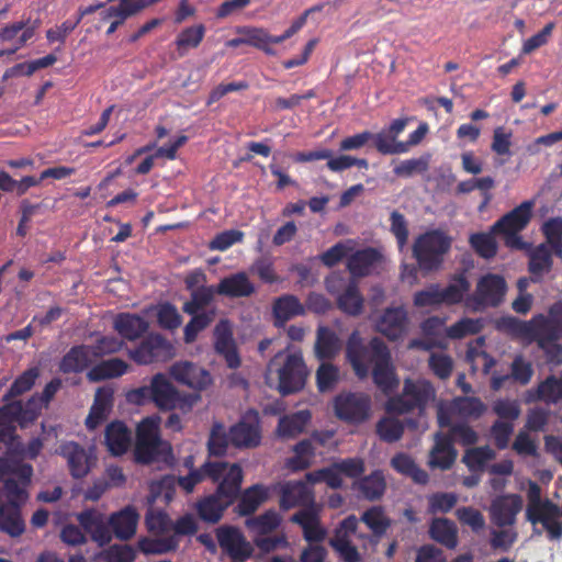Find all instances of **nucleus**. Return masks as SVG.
I'll list each match as a JSON object with an SVG mask.
<instances>
[{"mask_svg": "<svg viewBox=\"0 0 562 562\" xmlns=\"http://www.w3.org/2000/svg\"><path fill=\"white\" fill-rule=\"evenodd\" d=\"M362 472L363 464L357 459L346 460L329 468L311 472L306 474V483L289 482L282 485L280 505L284 509L305 505L313 499L310 485L325 483L331 488H337L342 485L346 479H353Z\"/></svg>", "mask_w": 562, "mask_h": 562, "instance_id": "f257e3e1", "label": "nucleus"}, {"mask_svg": "<svg viewBox=\"0 0 562 562\" xmlns=\"http://www.w3.org/2000/svg\"><path fill=\"white\" fill-rule=\"evenodd\" d=\"M435 400V392L430 384L424 380H406L401 396L391 397L385 403V416L376 424V432L384 441H396L404 430L403 422L397 415L407 413L414 407L423 411Z\"/></svg>", "mask_w": 562, "mask_h": 562, "instance_id": "f03ea898", "label": "nucleus"}, {"mask_svg": "<svg viewBox=\"0 0 562 562\" xmlns=\"http://www.w3.org/2000/svg\"><path fill=\"white\" fill-rule=\"evenodd\" d=\"M347 355L356 374L360 378L368 374L369 362L374 364L372 370L374 383L384 393L391 392L398 385V379L390 361V353L378 339L372 340L370 350H368L361 346L357 336H352Z\"/></svg>", "mask_w": 562, "mask_h": 562, "instance_id": "7ed1b4c3", "label": "nucleus"}, {"mask_svg": "<svg viewBox=\"0 0 562 562\" xmlns=\"http://www.w3.org/2000/svg\"><path fill=\"white\" fill-rule=\"evenodd\" d=\"M307 373L301 353L286 350L270 362L267 382L283 394L293 393L304 386Z\"/></svg>", "mask_w": 562, "mask_h": 562, "instance_id": "20e7f679", "label": "nucleus"}, {"mask_svg": "<svg viewBox=\"0 0 562 562\" xmlns=\"http://www.w3.org/2000/svg\"><path fill=\"white\" fill-rule=\"evenodd\" d=\"M160 418L149 416L140 420L136 427V445L134 456L137 462L170 463L173 460L169 442L159 435Z\"/></svg>", "mask_w": 562, "mask_h": 562, "instance_id": "39448f33", "label": "nucleus"}, {"mask_svg": "<svg viewBox=\"0 0 562 562\" xmlns=\"http://www.w3.org/2000/svg\"><path fill=\"white\" fill-rule=\"evenodd\" d=\"M451 244V237L441 229H428L418 234L414 238L412 248L419 269L424 271L439 269Z\"/></svg>", "mask_w": 562, "mask_h": 562, "instance_id": "423d86ee", "label": "nucleus"}, {"mask_svg": "<svg viewBox=\"0 0 562 562\" xmlns=\"http://www.w3.org/2000/svg\"><path fill=\"white\" fill-rule=\"evenodd\" d=\"M484 411V405L476 398H459L450 406H439L438 420L441 427L452 426V436L464 445L476 441V434L465 425L457 426V422L463 417H476Z\"/></svg>", "mask_w": 562, "mask_h": 562, "instance_id": "0eeeda50", "label": "nucleus"}, {"mask_svg": "<svg viewBox=\"0 0 562 562\" xmlns=\"http://www.w3.org/2000/svg\"><path fill=\"white\" fill-rule=\"evenodd\" d=\"M512 325L516 335L527 340L537 339L547 349V340L562 336V303L550 308L548 318L539 315L530 323L513 322Z\"/></svg>", "mask_w": 562, "mask_h": 562, "instance_id": "6e6552de", "label": "nucleus"}, {"mask_svg": "<svg viewBox=\"0 0 562 562\" xmlns=\"http://www.w3.org/2000/svg\"><path fill=\"white\" fill-rule=\"evenodd\" d=\"M532 206L531 202H522L493 225V231L498 232L503 236L506 246L516 249L525 247V243L518 233L529 223Z\"/></svg>", "mask_w": 562, "mask_h": 562, "instance_id": "1a4fd4ad", "label": "nucleus"}, {"mask_svg": "<svg viewBox=\"0 0 562 562\" xmlns=\"http://www.w3.org/2000/svg\"><path fill=\"white\" fill-rule=\"evenodd\" d=\"M204 472L217 484V496L225 498L226 504H232L243 481L240 467L224 462L205 463Z\"/></svg>", "mask_w": 562, "mask_h": 562, "instance_id": "9d476101", "label": "nucleus"}, {"mask_svg": "<svg viewBox=\"0 0 562 562\" xmlns=\"http://www.w3.org/2000/svg\"><path fill=\"white\" fill-rule=\"evenodd\" d=\"M32 468L27 464H16L8 459H0V480L4 482L8 497L12 504L26 501L25 486L32 476Z\"/></svg>", "mask_w": 562, "mask_h": 562, "instance_id": "9b49d317", "label": "nucleus"}, {"mask_svg": "<svg viewBox=\"0 0 562 562\" xmlns=\"http://www.w3.org/2000/svg\"><path fill=\"white\" fill-rule=\"evenodd\" d=\"M336 416L350 424H361L372 415L371 398L364 394L344 393L334 401Z\"/></svg>", "mask_w": 562, "mask_h": 562, "instance_id": "f8f14e48", "label": "nucleus"}, {"mask_svg": "<svg viewBox=\"0 0 562 562\" xmlns=\"http://www.w3.org/2000/svg\"><path fill=\"white\" fill-rule=\"evenodd\" d=\"M215 293L212 288L202 289L193 294L192 301L183 305L186 313L194 315L193 318L184 327V340L192 342L198 334L204 329L212 321L213 314H196L202 305L206 304Z\"/></svg>", "mask_w": 562, "mask_h": 562, "instance_id": "ddd939ff", "label": "nucleus"}, {"mask_svg": "<svg viewBox=\"0 0 562 562\" xmlns=\"http://www.w3.org/2000/svg\"><path fill=\"white\" fill-rule=\"evenodd\" d=\"M231 445L238 448H254L260 443L261 429L256 412H247L238 423L229 429Z\"/></svg>", "mask_w": 562, "mask_h": 562, "instance_id": "4468645a", "label": "nucleus"}, {"mask_svg": "<svg viewBox=\"0 0 562 562\" xmlns=\"http://www.w3.org/2000/svg\"><path fill=\"white\" fill-rule=\"evenodd\" d=\"M327 289L336 294L338 307L346 314L357 315L362 311L363 299L353 282L344 284L339 276H331L327 279Z\"/></svg>", "mask_w": 562, "mask_h": 562, "instance_id": "2eb2a0df", "label": "nucleus"}, {"mask_svg": "<svg viewBox=\"0 0 562 562\" xmlns=\"http://www.w3.org/2000/svg\"><path fill=\"white\" fill-rule=\"evenodd\" d=\"M169 373L175 381L195 391L205 390L212 384L210 372L189 361L172 364Z\"/></svg>", "mask_w": 562, "mask_h": 562, "instance_id": "dca6fc26", "label": "nucleus"}, {"mask_svg": "<svg viewBox=\"0 0 562 562\" xmlns=\"http://www.w3.org/2000/svg\"><path fill=\"white\" fill-rule=\"evenodd\" d=\"M173 355L172 345L158 335L150 336L138 348L130 351V357L139 364L166 361Z\"/></svg>", "mask_w": 562, "mask_h": 562, "instance_id": "f3484780", "label": "nucleus"}, {"mask_svg": "<svg viewBox=\"0 0 562 562\" xmlns=\"http://www.w3.org/2000/svg\"><path fill=\"white\" fill-rule=\"evenodd\" d=\"M61 456L67 460L75 477L86 476L97 463L94 448L83 449L75 442H68L60 448Z\"/></svg>", "mask_w": 562, "mask_h": 562, "instance_id": "a211bd4d", "label": "nucleus"}, {"mask_svg": "<svg viewBox=\"0 0 562 562\" xmlns=\"http://www.w3.org/2000/svg\"><path fill=\"white\" fill-rule=\"evenodd\" d=\"M31 407L35 406L34 402L30 403ZM36 416L34 408L22 412L20 403H11L0 409V445H8L12 440V434L15 424L24 425L26 422L32 420Z\"/></svg>", "mask_w": 562, "mask_h": 562, "instance_id": "6ab92c4d", "label": "nucleus"}, {"mask_svg": "<svg viewBox=\"0 0 562 562\" xmlns=\"http://www.w3.org/2000/svg\"><path fill=\"white\" fill-rule=\"evenodd\" d=\"M221 548L234 560L244 561L252 553V547L234 527H221L216 531Z\"/></svg>", "mask_w": 562, "mask_h": 562, "instance_id": "aec40b11", "label": "nucleus"}, {"mask_svg": "<svg viewBox=\"0 0 562 562\" xmlns=\"http://www.w3.org/2000/svg\"><path fill=\"white\" fill-rule=\"evenodd\" d=\"M483 327V323L481 319L476 318H463L458 323L453 324L449 328L443 329L442 323L437 319H429L424 324V331L427 335H431L432 333L439 335L441 331L449 338L461 339L469 335H474L479 333Z\"/></svg>", "mask_w": 562, "mask_h": 562, "instance_id": "412c9836", "label": "nucleus"}, {"mask_svg": "<svg viewBox=\"0 0 562 562\" xmlns=\"http://www.w3.org/2000/svg\"><path fill=\"white\" fill-rule=\"evenodd\" d=\"M506 284L503 278L488 274L480 280L476 288L474 310L485 305H496L504 297Z\"/></svg>", "mask_w": 562, "mask_h": 562, "instance_id": "4be33fe9", "label": "nucleus"}, {"mask_svg": "<svg viewBox=\"0 0 562 562\" xmlns=\"http://www.w3.org/2000/svg\"><path fill=\"white\" fill-rule=\"evenodd\" d=\"M214 347L217 353L224 357L229 368H237L240 358L237 353L231 325L226 321L220 322L214 329Z\"/></svg>", "mask_w": 562, "mask_h": 562, "instance_id": "5701e85b", "label": "nucleus"}, {"mask_svg": "<svg viewBox=\"0 0 562 562\" xmlns=\"http://www.w3.org/2000/svg\"><path fill=\"white\" fill-rule=\"evenodd\" d=\"M357 524L358 520L355 516L346 518L331 539L333 548L345 562H358L360 560L359 553L349 542V536L356 530Z\"/></svg>", "mask_w": 562, "mask_h": 562, "instance_id": "b1692460", "label": "nucleus"}, {"mask_svg": "<svg viewBox=\"0 0 562 562\" xmlns=\"http://www.w3.org/2000/svg\"><path fill=\"white\" fill-rule=\"evenodd\" d=\"M384 262V257L375 249L368 248L352 254L348 260V269L353 277L368 276Z\"/></svg>", "mask_w": 562, "mask_h": 562, "instance_id": "393cba45", "label": "nucleus"}, {"mask_svg": "<svg viewBox=\"0 0 562 562\" xmlns=\"http://www.w3.org/2000/svg\"><path fill=\"white\" fill-rule=\"evenodd\" d=\"M151 401L160 409H173L177 405L178 390L164 375L156 374L150 381Z\"/></svg>", "mask_w": 562, "mask_h": 562, "instance_id": "a878e982", "label": "nucleus"}, {"mask_svg": "<svg viewBox=\"0 0 562 562\" xmlns=\"http://www.w3.org/2000/svg\"><path fill=\"white\" fill-rule=\"evenodd\" d=\"M104 441L111 454L122 456L132 445V434L122 422H112L105 429Z\"/></svg>", "mask_w": 562, "mask_h": 562, "instance_id": "bb28decb", "label": "nucleus"}, {"mask_svg": "<svg viewBox=\"0 0 562 562\" xmlns=\"http://www.w3.org/2000/svg\"><path fill=\"white\" fill-rule=\"evenodd\" d=\"M376 328L389 339L395 340L406 331V314L402 308H390L376 319Z\"/></svg>", "mask_w": 562, "mask_h": 562, "instance_id": "cd10ccee", "label": "nucleus"}, {"mask_svg": "<svg viewBox=\"0 0 562 562\" xmlns=\"http://www.w3.org/2000/svg\"><path fill=\"white\" fill-rule=\"evenodd\" d=\"M522 508V499L517 495L502 497L492 506V517L498 525H512Z\"/></svg>", "mask_w": 562, "mask_h": 562, "instance_id": "c85d7f7f", "label": "nucleus"}, {"mask_svg": "<svg viewBox=\"0 0 562 562\" xmlns=\"http://www.w3.org/2000/svg\"><path fill=\"white\" fill-rule=\"evenodd\" d=\"M138 514L133 507H125L110 518V525L120 539H128L136 532Z\"/></svg>", "mask_w": 562, "mask_h": 562, "instance_id": "c756f323", "label": "nucleus"}, {"mask_svg": "<svg viewBox=\"0 0 562 562\" xmlns=\"http://www.w3.org/2000/svg\"><path fill=\"white\" fill-rule=\"evenodd\" d=\"M95 360L94 350L90 346L72 348L61 360L60 370L65 373L80 372Z\"/></svg>", "mask_w": 562, "mask_h": 562, "instance_id": "7c9ffc66", "label": "nucleus"}, {"mask_svg": "<svg viewBox=\"0 0 562 562\" xmlns=\"http://www.w3.org/2000/svg\"><path fill=\"white\" fill-rule=\"evenodd\" d=\"M130 369L128 363L119 358H112L92 367L87 378L91 382H99L108 379H116L125 374Z\"/></svg>", "mask_w": 562, "mask_h": 562, "instance_id": "2f4dec72", "label": "nucleus"}, {"mask_svg": "<svg viewBox=\"0 0 562 562\" xmlns=\"http://www.w3.org/2000/svg\"><path fill=\"white\" fill-rule=\"evenodd\" d=\"M216 292L232 297L248 296L255 292V286L245 273H236L223 279Z\"/></svg>", "mask_w": 562, "mask_h": 562, "instance_id": "473e14b6", "label": "nucleus"}, {"mask_svg": "<svg viewBox=\"0 0 562 562\" xmlns=\"http://www.w3.org/2000/svg\"><path fill=\"white\" fill-rule=\"evenodd\" d=\"M291 520L302 527L305 540L313 542L325 538V530L319 526L315 509L301 510Z\"/></svg>", "mask_w": 562, "mask_h": 562, "instance_id": "72a5a7b5", "label": "nucleus"}, {"mask_svg": "<svg viewBox=\"0 0 562 562\" xmlns=\"http://www.w3.org/2000/svg\"><path fill=\"white\" fill-rule=\"evenodd\" d=\"M456 458L457 452L452 448L450 440L437 436L435 446L430 452L429 465L445 470L452 465Z\"/></svg>", "mask_w": 562, "mask_h": 562, "instance_id": "f704fd0d", "label": "nucleus"}, {"mask_svg": "<svg viewBox=\"0 0 562 562\" xmlns=\"http://www.w3.org/2000/svg\"><path fill=\"white\" fill-rule=\"evenodd\" d=\"M145 525L148 532L154 537L168 536L172 530V521L162 509L150 506L145 516Z\"/></svg>", "mask_w": 562, "mask_h": 562, "instance_id": "c9c22d12", "label": "nucleus"}, {"mask_svg": "<svg viewBox=\"0 0 562 562\" xmlns=\"http://www.w3.org/2000/svg\"><path fill=\"white\" fill-rule=\"evenodd\" d=\"M147 327V323L136 315L122 314L114 321V328L116 331L130 340L136 339L146 331Z\"/></svg>", "mask_w": 562, "mask_h": 562, "instance_id": "e433bc0d", "label": "nucleus"}, {"mask_svg": "<svg viewBox=\"0 0 562 562\" xmlns=\"http://www.w3.org/2000/svg\"><path fill=\"white\" fill-rule=\"evenodd\" d=\"M268 499V490L261 485L247 488L240 497L237 506L239 515H249L258 509Z\"/></svg>", "mask_w": 562, "mask_h": 562, "instance_id": "4c0bfd02", "label": "nucleus"}, {"mask_svg": "<svg viewBox=\"0 0 562 562\" xmlns=\"http://www.w3.org/2000/svg\"><path fill=\"white\" fill-rule=\"evenodd\" d=\"M319 437H313L312 440L302 441L294 448V456L289 460V467L293 470H300L308 467L314 461L315 447L322 443Z\"/></svg>", "mask_w": 562, "mask_h": 562, "instance_id": "58836bf2", "label": "nucleus"}, {"mask_svg": "<svg viewBox=\"0 0 562 562\" xmlns=\"http://www.w3.org/2000/svg\"><path fill=\"white\" fill-rule=\"evenodd\" d=\"M430 536L434 540L450 549L456 548L458 544L457 528L451 521L445 518H438L432 521Z\"/></svg>", "mask_w": 562, "mask_h": 562, "instance_id": "ea45409f", "label": "nucleus"}, {"mask_svg": "<svg viewBox=\"0 0 562 562\" xmlns=\"http://www.w3.org/2000/svg\"><path fill=\"white\" fill-rule=\"evenodd\" d=\"M80 525L89 532L94 541L100 546L109 542L111 537L102 527L101 516L93 512H86L78 515Z\"/></svg>", "mask_w": 562, "mask_h": 562, "instance_id": "a19ab883", "label": "nucleus"}, {"mask_svg": "<svg viewBox=\"0 0 562 562\" xmlns=\"http://www.w3.org/2000/svg\"><path fill=\"white\" fill-rule=\"evenodd\" d=\"M310 418L311 415L306 411L281 418L278 427V436L286 439L299 435L303 431Z\"/></svg>", "mask_w": 562, "mask_h": 562, "instance_id": "79ce46f5", "label": "nucleus"}, {"mask_svg": "<svg viewBox=\"0 0 562 562\" xmlns=\"http://www.w3.org/2000/svg\"><path fill=\"white\" fill-rule=\"evenodd\" d=\"M178 541L175 536L144 537L138 541L139 550L145 554H164L177 548Z\"/></svg>", "mask_w": 562, "mask_h": 562, "instance_id": "37998d69", "label": "nucleus"}, {"mask_svg": "<svg viewBox=\"0 0 562 562\" xmlns=\"http://www.w3.org/2000/svg\"><path fill=\"white\" fill-rule=\"evenodd\" d=\"M495 234L493 227L490 232L475 233L470 236V244L473 249L484 258H492L496 255L497 243L495 240Z\"/></svg>", "mask_w": 562, "mask_h": 562, "instance_id": "c03bdc74", "label": "nucleus"}, {"mask_svg": "<svg viewBox=\"0 0 562 562\" xmlns=\"http://www.w3.org/2000/svg\"><path fill=\"white\" fill-rule=\"evenodd\" d=\"M25 526L19 510L11 507L0 508V530L7 532L11 537H18L24 532Z\"/></svg>", "mask_w": 562, "mask_h": 562, "instance_id": "a18cd8bd", "label": "nucleus"}, {"mask_svg": "<svg viewBox=\"0 0 562 562\" xmlns=\"http://www.w3.org/2000/svg\"><path fill=\"white\" fill-rule=\"evenodd\" d=\"M274 316L278 322L284 323L290 318L301 315L304 312L303 305L294 296H283L273 306Z\"/></svg>", "mask_w": 562, "mask_h": 562, "instance_id": "49530a36", "label": "nucleus"}, {"mask_svg": "<svg viewBox=\"0 0 562 562\" xmlns=\"http://www.w3.org/2000/svg\"><path fill=\"white\" fill-rule=\"evenodd\" d=\"M340 348L338 338L328 329L319 328L315 344V353L319 359L333 357Z\"/></svg>", "mask_w": 562, "mask_h": 562, "instance_id": "de8ad7c7", "label": "nucleus"}, {"mask_svg": "<svg viewBox=\"0 0 562 562\" xmlns=\"http://www.w3.org/2000/svg\"><path fill=\"white\" fill-rule=\"evenodd\" d=\"M229 505L231 504L225 503V498H220L216 494L201 502L198 506V510L202 519L215 522L222 517L223 512Z\"/></svg>", "mask_w": 562, "mask_h": 562, "instance_id": "09e8293b", "label": "nucleus"}, {"mask_svg": "<svg viewBox=\"0 0 562 562\" xmlns=\"http://www.w3.org/2000/svg\"><path fill=\"white\" fill-rule=\"evenodd\" d=\"M280 521L281 518L276 512H267L257 518L248 519L246 525L256 536H261L274 530Z\"/></svg>", "mask_w": 562, "mask_h": 562, "instance_id": "8fccbe9b", "label": "nucleus"}, {"mask_svg": "<svg viewBox=\"0 0 562 562\" xmlns=\"http://www.w3.org/2000/svg\"><path fill=\"white\" fill-rule=\"evenodd\" d=\"M392 465L397 472L411 476L417 483H425L427 481L426 472L418 469L415 462L405 454L394 457Z\"/></svg>", "mask_w": 562, "mask_h": 562, "instance_id": "3c124183", "label": "nucleus"}, {"mask_svg": "<svg viewBox=\"0 0 562 562\" xmlns=\"http://www.w3.org/2000/svg\"><path fill=\"white\" fill-rule=\"evenodd\" d=\"M376 149L382 154H403L407 151V145L398 142L396 137L387 130L378 133L374 136Z\"/></svg>", "mask_w": 562, "mask_h": 562, "instance_id": "603ef678", "label": "nucleus"}, {"mask_svg": "<svg viewBox=\"0 0 562 562\" xmlns=\"http://www.w3.org/2000/svg\"><path fill=\"white\" fill-rule=\"evenodd\" d=\"M469 288L470 284L464 277L454 278L446 289L441 290L443 303L454 304L461 302Z\"/></svg>", "mask_w": 562, "mask_h": 562, "instance_id": "864d4df0", "label": "nucleus"}, {"mask_svg": "<svg viewBox=\"0 0 562 562\" xmlns=\"http://www.w3.org/2000/svg\"><path fill=\"white\" fill-rule=\"evenodd\" d=\"M494 458L493 451L485 448L469 449L464 457L463 462L472 472L481 471L484 465Z\"/></svg>", "mask_w": 562, "mask_h": 562, "instance_id": "5fc2aeb1", "label": "nucleus"}, {"mask_svg": "<svg viewBox=\"0 0 562 562\" xmlns=\"http://www.w3.org/2000/svg\"><path fill=\"white\" fill-rule=\"evenodd\" d=\"M543 234L555 254L562 256V218H551L542 226Z\"/></svg>", "mask_w": 562, "mask_h": 562, "instance_id": "6e6d98bb", "label": "nucleus"}, {"mask_svg": "<svg viewBox=\"0 0 562 562\" xmlns=\"http://www.w3.org/2000/svg\"><path fill=\"white\" fill-rule=\"evenodd\" d=\"M229 443V432L225 430L223 425L214 424L209 439L210 452L215 456H221L226 451Z\"/></svg>", "mask_w": 562, "mask_h": 562, "instance_id": "4d7b16f0", "label": "nucleus"}, {"mask_svg": "<svg viewBox=\"0 0 562 562\" xmlns=\"http://www.w3.org/2000/svg\"><path fill=\"white\" fill-rule=\"evenodd\" d=\"M156 316L159 325L167 329L178 328L181 323V316L177 308L168 303L160 304L156 308Z\"/></svg>", "mask_w": 562, "mask_h": 562, "instance_id": "13d9d810", "label": "nucleus"}, {"mask_svg": "<svg viewBox=\"0 0 562 562\" xmlns=\"http://www.w3.org/2000/svg\"><path fill=\"white\" fill-rule=\"evenodd\" d=\"M125 19L126 16L116 9L110 8L101 14L95 31L110 35L117 30V26L121 25Z\"/></svg>", "mask_w": 562, "mask_h": 562, "instance_id": "bf43d9fd", "label": "nucleus"}, {"mask_svg": "<svg viewBox=\"0 0 562 562\" xmlns=\"http://www.w3.org/2000/svg\"><path fill=\"white\" fill-rule=\"evenodd\" d=\"M359 488L367 498L379 497L385 488L384 477L380 472H374L359 482Z\"/></svg>", "mask_w": 562, "mask_h": 562, "instance_id": "052dcab7", "label": "nucleus"}, {"mask_svg": "<svg viewBox=\"0 0 562 562\" xmlns=\"http://www.w3.org/2000/svg\"><path fill=\"white\" fill-rule=\"evenodd\" d=\"M362 521L375 533L382 535L390 521L380 508L373 507L362 515Z\"/></svg>", "mask_w": 562, "mask_h": 562, "instance_id": "680f3d73", "label": "nucleus"}, {"mask_svg": "<svg viewBox=\"0 0 562 562\" xmlns=\"http://www.w3.org/2000/svg\"><path fill=\"white\" fill-rule=\"evenodd\" d=\"M175 486L176 479L172 476H167L160 480L159 482L153 483L150 486V502H155L158 498H162L166 503H169L173 498Z\"/></svg>", "mask_w": 562, "mask_h": 562, "instance_id": "e2e57ef3", "label": "nucleus"}, {"mask_svg": "<svg viewBox=\"0 0 562 562\" xmlns=\"http://www.w3.org/2000/svg\"><path fill=\"white\" fill-rule=\"evenodd\" d=\"M355 250V243L352 240H346L339 244H336L331 248H329L326 252L322 255V261L331 267L336 265L342 257L352 252Z\"/></svg>", "mask_w": 562, "mask_h": 562, "instance_id": "0e129e2a", "label": "nucleus"}, {"mask_svg": "<svg viewBox=\"0 0 562 562\" xmlns=\"http://www.w3.org/2000/svg\"><path fill=\"white\" fill-rule=\"evenodd\" d=\"M513 133L504 127L494 130L492 150L499 156H509L512 147Z\"/></svg>", "mask_w": 562, "mask_h": 562, "instance_id": "69168bd1", "label": "nucleus"}, {"mask_svg": "<svg viewBox=\"0 0 562 562\" xmlns=\"http://www.w3.org/2000/svg\"><path fill=\"white\" fill-rule=\"evenodd\" d=\"M562 396V379H548L538 389V398L554 403Z\"/></svg>", "mask_w": 562, "mask_h": 562, "instance_id": "338daca9", "label": "nucleus"}, {"mask_svg": "<svg viewBox=\"0 0 562 562\" xmlns=\"http://www.w3.org/2000/svg\"><path fill=\"white\" fill-rule=\"evenodd\" d=\"M102 557L106 562H134L136 553L130 546H112Z\"/></svg>", "mask_w": 562, "mask_h": 562, "instance_id": "774afa93", "label": "nucleus"}]
</instances>
